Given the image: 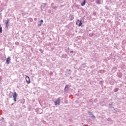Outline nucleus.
Here are the masks:
<instances>
[{
  "mask_svg": "<svg viewBox=\"0 0 126 126\" xmlns=\"http://www.w3.org/2000/svg\"><path fill=\"white\" fill-rule=\"evenodd\" d=\"M26 81L28 84L30 83V78L28 76H26Z\"/></svg>",
  "mask_w": 126,
  "mask_h": 126,
  "instance_id": "obj_1",
  "label": "nucleus"
},
{
  "mask_svg": "<svg viewBox=\"0 0 126 126\" xmlns=\"http://www.w3.org/2000/svg\"><path fill=\"white\" fill-rule=\"evenodd\" d=\"M13 97L14 98V102H16V97H17V94H16V92H14V93L13 94Z\"/></svg>",
  "mask_w": 126,
  "mask_h": 126,
  "instance_id": "obj_2",
  "label": "nucleus"
},
{
  "mask_svg": "<svg viewBox=\"0 0 126 126\" xmlns=\"http://www.w3.org/2000/svg\"><path fill=\"white\" fill-rule=\"evenodd\" d=\"M60 103H61V99L60 98H58L55 102V105L56 106H57V105H60Z\"/></svg>",
  "mask_w": 126,
  "mask_h": 126,
  "instance_id": "obj_3",
  "label": "nucleus"
},
{
  "mask_svg": "<svg viewBox=\"0 0 126 126\" xmlns=\"http://www.w3.org/2000/svg\"><path fill=\"white\" fill-rule=\"evenodd\" d=\"M10 57H8L6 60V63L7 64H9V63H10Z\"/></svg>",
  "mask_w": 126,
  "mask_h": 126,
  "instance_id": "obj_4",
  "label": "nucleus"
},
{
  "mask_svg": "<svg viewBox=\"0 0 126 126\" xmlns=\"http://www.w3.org/2000/svg\"><path fill=\"white\" fill-rule=\"evenodd\" d=\"M65 92H67L68 90H69V87H68V85H66L64 89Z\"/></svg>",
  "mask_w": 126,
  "mask_h": 126,
  "instance_id": "obj_5",
  "label": "nucleus"
},
{
  "mask_svg": "<svg viewBox=\"0 0 126 126\" xmlns=\"http://www.w3.org/2000/svg\"><path fill=\"white\" fill-rule=\"evenodd\" d=\"M69 20H70V21L73 20V19H74V16H73V15L70 14L69 15Z\"/></svg>",
  "mask_w": 126,
  "mask_h": 126,
  "instance_id": "obj_6",
  "label": "nucleus"
},
{
  "mask_svg": "<svg viewBox=\"0 0 126 126\" xmlns=\"http://www.w3.org/2000/svg\"><path fill=\"white\" fill-rule=\"evenodd\" d=\"M38 22H39V23H38V26H41V25H42V23L43 22H44V21H43V20H41L39 21Z\"/></svg>",
  "mask_w": 126,
  "mask_h": 126,
  "instance_id": "obj_7",
  "label": "nucleus"
},
{
  "mask_svg": "<svg viewBox=\"0 0 126 126\" xmlns=\"http://www.w3.org/2000/svg\"><path fill=\"white\" fill-rule=\"evenodd\" d=\"M86 3V0H84L82 3H81L82 6H84Z\"/></svg>",
  "mask_w": 126,
  "mask_h": 126,
  "instance_id": "obj_8",
  "label": "nucleus"
},
{
  "mask_svg": "<svg viewBox=\"0 0 126 126\" xmlns=\"http://www.w3.org/2000/svg\"><path fill=\"white\" fill-rule=\"evenodd\" d=\"M118 74V77H119L120 78H122V77H123V73L120 72L119 73L117 74Z\"/></svg>",
  "mask_w": 126,
  "mask_h": 126,
  "instance_id": "obj_9",
  "label": "nucleus"
},
{
  "mask_svg": "<svg viewBox=\"0 0 126 126\" xmlns=\"http://www.w3.org/2000/svg\"><path fill=\"white\" fill-rule=\"evenodd\" d=\"M95 2H96V4H101V0H96L95 1Z\"/></svg>",
  "mask_w": 126,
  "mask_h": 126,
  "instance_id": "obj_10",
  "label": "nucleus"
},
{
  "mask_svg": "<svg viewBox=\"0 0 126 126\" xmlns=\"http://www.w3.org/2000/svg\"><path fill=\"white\" fill-rule=\"evenodd\" d=\"M78 21H79L78 26H79V27H80V26H81V25H82V22L81 21H79V20H78Z\"/></svg>",
  "mask_w": 126,
  "mask_h": 126,
  "instance_id": "obj_11",
  "label": "nucleus"
},
{
  "mask_svg": "<svg viewBox=\"0 0 126 126\" xmlns=\"http://www.w3.org/2000/svg\"><path fill=\"white\" fill-rule=\"evenodd\" d=\"M105 72H106V70H101L100 71V73H105Z\"/></svg>",
  "mask_w": 126,
  "mask_h": 126,
  "instance_id": "obj_12",
  "label": "nucleus"
},
{
  "mask_svg": "<svg viewBox=\"0 0 126 126\" xmlns=\"http://www.w3.org/2000/svg\"><path fill=\"white\" fill-rule=\"evenodd\" d=\"M8 22H9V21L7 20L6 22V26L7 28L8 27Z\"/></svg>",
  "mask_w": 126,
  "mask_h": 126,
  "instance_id": "obj_13",
  "label": "nucleus"
},
{
  "mask_svg": "<svg viewBox=\"0 0 126 126\" xmlns=\"http://www.w3.org/2000/svg\"><path fill=\"white\" fill-rule=\"evenodd\" d=\"M119 91V88H116L114 89V92H118Z\"/></svg>",
  "mask_w": 126,
  "mask_h": 126,
  "instance_id": "obj_14",
  "label": "nucleus"
},
{
  "mask_svg": "<svg viewBox=\"0 0 126 126\" xmlns=\"http://www.w3.org/2000/svg\"><path fill=\"white\" fill-rule=\"evenodd\" d=\"M2 32V28L1 27H0V33H1Z\"/></svg>",
  "mask_w": 126,
  "mask_h": 126,
  "instance_id": "obj_15",
  "label": "nucleus"
},
{
  "mask_svg": "<svg viewBox=\"0 0 126 126\" xmlns=\"http://www.w3.org/2000/svg\"><path fill=\"white\" fill-rule=\"evenodd\" d=\"M88 114H89V115H93V113L92 112H90V111L88 112Z\"/></svg>",
  "mask_w": 126,
  "mask_h": 126,
  "instance_id": "obj_16",
  "label": "nucleus"
},
{
  "mask_svg": "<svg viewBox=\"0 0 126 126\" xmlns=\"http://www.w3.org/2000/svg\"><path fill=\"white\" fill-rule=\"evenodd\" d=\"M92 118H93V119H96V117H95V116H94V115H92Z\"/></svg>",
  "mask_w": 126,
  "mask_h": 126,
  "instance_id": "obj_17",
  "label": "nucleus"
},
{
  "mask_svg": "<svg viewBox=\"0 0 126 126\" xmlns=\"http://www.w3.org/2000/svg\"><path fill=\"white\" fill-rule=\"evenodd\" d=\"M64 103H65V104H67V103H68V101L65 100H64Z\"/></svg>",
  "mask_w": 126,
  "mask_h": 126,
  "instance_id": "obj_18",
  "label": "nucleus"
},
{
  "mask_svg": "<svg viewBox=\"0 0 126 126\" xmlns=\"http://www.w3.org/2000/svg\"><path fill=\"white\" fill-rule=\"evenodd\" d=\"M109 106H112V104H111V103H109Z\"/></svg>",
  "mask_w": 126,
  "mask_h": 126,
  "instance_id": "obj_19",
  "label": "nucleus"
},
{
  "mask_svg": "<svg viewBox=\"0 0 126 126\" xmlns=\"http://www.w3.org/2000/svg\"><path fill=\"white\" fill-rule=\"evenodd\" d=\"M70 53H73V51H70Z\"/></svg>",
  "mask_w": 126,
  "mask_h": 126,
  "instance_id": "obj_20",
  "label": "nucleus"
},
{
  "mask_svg": "<svg viewBox=\"0 0 126 126\" xmlns=\"http://www.w3.org/2000/svg\"><path fill=\"white\" fill-rule=\"evenodd\" d=\"M65 52H66V53H67V51H66V50H65Z\"/></svg>",
  "mask_w": 126,
  "mask_h": 126,
  "instance_id": "obj_21",
  "label": "nucleus"
},
{
  "mask_svg": "<svg viewBox=\"0 0 126 126\" xmlns=\"http://www.w3.org/2000/svg\"><path fill=\"white\" fill-rule=\"evenodd\" d=\"M84 126H86V125H84Z\"/></svg>",
  "mask_w": 126,
  "mask_h": 126,
  "instance_id": "obj_22",
  "label": "nucleus"
},
{
  "mask_svg": "<svg viewBox=\"0 0 126 126\" xmlns=\"http://www.w3.org/2000/svg\"><path fill=\"white\" fill-rule=\"evenodd\" d=\"M113 108L114 109V107H113Z\"/></svg>",
  "mask_w": 126,
  "mask_h": 126,
  "instance_id": "obj_23",
  "label": "nucleus"
}]
</instances>
